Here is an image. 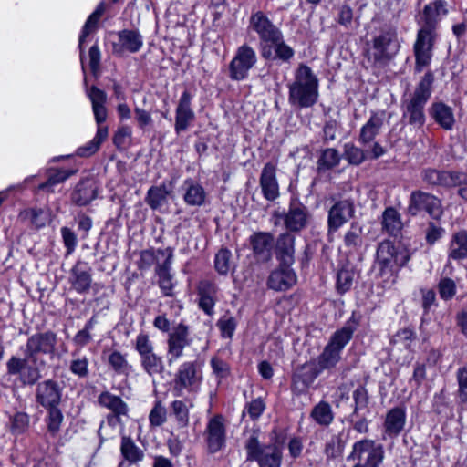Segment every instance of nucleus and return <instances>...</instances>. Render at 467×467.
<instances>
[{"label":"nucleus","instance_id":"nucleus-20","mask_svg":"<svg viewBox=\"0 0 467 467\" xmlns=\"http://www.w3.org/2000/svg\"><path fill=\"white\" fill-rule=\"evenodd\" d=\"M322 372L318 364L314 361L306 362L297 367L292 376L293 389L298 392L306 390Z\"/></svg>","mask_w":467,"mask_h":467},{"label":"nucleus","instance_id":"nucleus-22","mask_svg":"<svg viewBox=\"0 0 467 467\" xmlns=\"http://www.w3.org/2000/svg\"><path fill=\"white\" fill-rule=\"evenodd\" d=\"M192 96L185 90L180 99L175 112L174 129L177 134L188 129L190 123L194 120L195 114L191 107Z\"/></svg>","mask_w":467,"mask_h":467},{"label":"nucleus","instance_id":"nucleus-53","mask_svg":"<svg viewBox=\"0 0 467 467\" xmlns=\"http://www.w3.org/2000/svg\"><path fill=\"white\" fill-rule=\"evenodd\" d=\"M73 359L70 361L69 370L70 372L78 376L80 379L87 378L88 376V365L89 360L86 356H77L76 352L72 353Z\"/></svg>","mask_w":467,"mask_h":467},{"label":"nucleus","instance_id":"nucleus-28","mask_svg":"<svg viewBox=\"0 0 467 467\" xmlns=\"http://www.w3.org/2000/svg\"><path fill=\"white\" fill-rule=\"evenodd\" d=\"M173 191V182H163L157 186L149 188L145 202L152 210H160L168 204L169 196Z\"/></svg>","mask_w":467,"mask_h":467},{"label":"nucleus","instance_id":"nucleus-35","mask_svg":"<svg viewBox=\"0 0 467 467\" xmlns=\"http://www.w3.org/2000/svg\"><path fill=\"white\" fill-rule=\"evenodd\" d=\"M385 119V112H373L365 125L360 130L359 141L367 145L373 141L379 133Z\"/></svg>","mask_w":467,"mask_h":467},{"label":"nucleus","instance_id":"nucleus-44","mask_svg":"<svg viewBox=\"0 0 467 467\" xmlns=\"http://www.w3.org/2000/svg\"><path fill=\"white\" fill-rule=\"evenodd\" d=\"M310 417L321 426H328L334 420V413L329 403L320 401L311 410Z\"/></svg>","mask_w":467,"mask_h":467},{"label":"nucleus","instance_id":"nucleus-6","mask_svg":"<svg viewBox=\"0 0 467 467\" xmlns=\"http://www.w3.org/2000/svg\"><path fill=\"white\" fill-rule=\"evenodd\" d=\"M134 348L140 358V366L149 376L161 374L164 370L162 357L154 352V345L149 335L140 333L135 340Z\"/></svg>","mask_w":467,"mask_h":467},{"label":"nucleus","instance_id":"nucleus-25","mask_svg":"<svg viewBox=\"0 0 467 467\" xmlns=\"http://www.w3.org/2000/svg\"><path fill=\"white\" fill-rule=\"evenodd\" d=\"M466 180L467 177L461 171H439L436 169H425L422 171V180L433 186L454 187L455 180Z\"/></svg>","mask_w":467,"mask_h":467},{"label":"nucleus","instance_id":"nucleus-57","mask_svg":"<svg viewBox=\"0 0 467 467\" xmlns=\"http://www.w3.org/2000/svg\"><path fill=\"white\" fill-rule=\"evenodd\" d=\"M172 413L181 427H186L189 423V406L183 400H174L171 403Z\"/></svg>","mask_w":467,"mask_h":467},{"label":"nucleus","instance_id":"nucleus-13","mask_svg":"<svg viewBox=\"0 0 467 467\" xmlns=\"http://www.w3.org/2000/svg\"><path fill=\"white\" fill-rule=\"evenodd\" d=\"M207 450L210 453L220 451L226 444L225 419L223 415L217 414L212 417L204 431Z\"/></svg>","mask_w":467,"mask_h":467},{"label":"nucleus","instance_id":"nucleus-49","mask_svg":"<svg viewBox=\"0 0 467 467\" xmlns=\"http://www.w3.org/2000/svg\"><path fill=\"white\" fill-rule=\"evenodd\" d=\"M46 410H47V416L46 418L47 431L52 436H56L60 431L64 416L61 410L59 409V406L54 408H47Z\"/></svg>","mask_w":467,"mask_h":467},{"label":"nucleus","instance_id":"nucleus-7","mask_svg":"<svg viewBox=\"0 0 467 467\" xmlns=\"http://www.w3.org/2000/svg\"><path fill=\"white\" fill-rule=\"evenodd\" d=\"M385 457V451L381 444L373 440L363 439L353 444L352 451L347 460L364 461L362 463L366 467H379Z\"/></svg>","mask_w":467,"mask_h":467},{"label":"nucleus","instance_id":"nucleus-3","mask_svg":"<svg viewBox=\"0 0 467 467\" xmlns=\"http://www.w3.org/2000/svg\"><path fill=\"white\" fill-rule=\"evenodd\" d=\"M244 448L247 461L256 462L259 467H281L282 447L276 442L262 444L256 431L246 440Z\"/></svg>","mask_w":467,"mask_h":467},{"label":"nucleus","instance_id":"nucleus-5","mask_svg":"<svg viewBox=\"0 0 467 467\" xmlns=\"http://www.w3.org/2000/svg\"><path fill=\"white\" fill-rule=\"evenodd\" d=\"M45 367V360L38 357L12 356L6 362V372L10 376H16L22 385L33 386L42 378L41 371Z\"/></svg>","mask_w":467,"mask_h":467},{"label":"nucleus","instance_id":"nucleus-48","mask_svg":"<svg viewBox=\"0 0 467 467\" xmlns=\"http://www.w3.org/2000/svg\"><path fill=\"white\" fill-rule=\"evenodd\" d=\"M75 173V171L56 170L48 175L47 182L38 185V190L53 192L52 187L56 184L64 182L67 178Z\"/></svg>","mask_w":467,"mask_h":467},{"label":"nucleus","instance_id":"nucleus-40","mask_svg":"<svg viewBox=\"0 0 467 467\" xmlns=\"http://www.w3.org/2000/svg\"><path fill=\"white\" fill-rule=\"evenodd\" d=\"M382 230L391 236H398L402 229L400 214L392 207L385 209L382 214Z\"/></svg>","mask_w":467,"mask_h":467},{"label":"nucleus","instance_id":"nucleus-19","mask_svg":"<svg viewBox=\"0 0 467 467\" xmlns=\"http://www.w3.org/2000/svg\"><path fill=\"white\" fill-rule=\"evenodd\" d=\"M191 344L189 338V328L186 325L180 323L173 331L170 333L167 340L168 364L172 365L183 354V350Z\"/></svg>","mask_w":467,"mask_h":467},{"label":"nucleus","instance_id":"nucleus-26","mask_svg":"<svg viewBox=\"0 0 467 467\" xmlns=\"http://www.w3.org/2000/svg\"><path fill=\"white\" fill-rule=\"evenodd\" d=\"M119 43L113 45V52L122 55L125 51L130 53L138 52L142 45V36L135 30L124 29L118 33Z\"/></svg>","mask_w":467,"mask_h":467},{"label":"nucleus","instance_id":"nucleus-52","mask_svg":"<svg viewBox=\"0 0 467 467\" xmlns=\"http://www.w3.org/2000/svg\"><path fill=\"white\" fill-rule=\"evenodd\" d=\"M417 338L416 332L410 327H404L398 330L391 337V344L399 345L409 349Z\"/></svg>","mask_w":467,"mask_h":467},{"label":"nucleus","instance_id":"nucleus-43","mask_svg":"<svg viewBox=\"0 0 467 467\" xmlns=\"http://www.w3.org/2000/svg\"><path fill=\"white\" fill-rule=\"evenodd\" d=\"M120 452L130 463L140 462L144 457L143 451L135 444L131 438L126 436L121 439Z\"/></svg>","mask_w":467,"mask_h":467},{"label":"nucleus","instance_id":"nucleus-23","mask_svg":"<svg viewBox=\"0 0 467 467\" xmlns=\"http://www.w3.org/2000/svg\"><path fill=\"white\" fill-rule=\"evenodd\" d=\"M264 197L270 202L275 201L279 195V185L276 179V166L272 162L265 164L259 180Z\"/></svg>","mask_w":467,"mask_h":467},{"label":"nucleus","instance_id":"nucleus-4","mask_svg":"<svg viewBox=\"0 0 467 467\" xmlns=\"http://www.w3.org/2000/svg\"><path fill=\"white\" fill-rule=\"evenodd\" d=\"M400 48L397 30L392 26H384L372 40L366 51V57L373 65H383L390 60Z\"/></svg>","mask_w":467,"mask_h":467},{"label":"nucleus","instance_id":"nucleus-45","mask_svg":"<svg viewBox=\"0 0 467 467\" xmlns=\"http://www.w3.org/2000/svg\"><path fill=\"white\" fill-rule=\"evenodd\" d=\"M341 358V352L328 344L325 347L323 352L318 356L316 362L323 370L331 369L338 363Z\"/></svg>","mask_w":467,"mask_h":467},{"label":"nucleus","instance_id":"nucleus-60","mask_svg":"<svg viewBox=\"0 0 467 467\" xmlns=\"http://www.w3.org/2000/svg\"><path fill=\"white\" fill-rule=\"evenodd\" d=\"M109 364L119 374H127L130 368L125 356L119 351H113L109 356Z\"/></svg>","mask_w":467,"mask_h":467},{"label":"nucleus","instance_id":"nucleus-58","mask_svg":"<svg viewBox=\"0 0 467 467\" xmlns=\"http://www.w3.org/2000/svg\"><path fill=\"white\" fill-rule=\"evenodd\" d=\"M345 159L352 165H359L366 159V153L363 150L356 147L352 143H347L344 146Z\"/></svg>","mask_w":467,"mask_h":467},{"label":"nucleus","instance_id":"nucleus-30","mask_svg":"<svg viewBox=\"0 0 467 467\" xmlns=\"http://www.w3.org/2000/svg\"><path fill=\"white\" fill-rule=\"evenodd\" d=\"M68 280L72 288L78 293H88L92 283L90 268L86 267L80 263H77L70 270Z\"/></svg>","mask_w":467,"mask_h":467},{"label":"nucleus","instance_id":"nucleus-15","mask_svg":"<svg viewBox=\"0 0 467 467\" xmlns=\"http://www.w3.org/2000/svg\"><path fill=\"white\" fill-rule=\"evenodd\" d=\"M250 27L256 32L260 39L261 48L280 39L281 30L261 11L250 17Z\"/></svg>","mask_w":467,"mask_h":467},{"label":"nucleus","instance_id":"nucleus-14","mask_svg":"<svg viewBox=\"0 0 467 467\" xmlns=\"http://www.w3.org/2000/svg\"><path fill=\"white\" fill-rule=\"evenodd\" d=\"M408 209L412 215L425 211L433 219H439L442 214L441 201L436 196L421 191L411 192Z\"/></svg>","mask_w":467,"mask_h":467},{"label":"nucleus","instance_id":"nucleus-16","mask_svg":"<svg viewBox=\"0 0 467 467\" xmlns=\"http://www.w3.org/2000/svg\"><path fill=\"white\" fill-rule=\"evenodd\" d=\"M355 214L354 202L351 199L338 200L328 210L327 232L335 234Z\"/></svg>","mask_w":467,"mask_h":467},{"label":"nucleus","instance_id":"nucleus-2","mask_svg":"<svg viewBox=\"0 0 467 467\" xmlns=\"http://www.w3.org/2000/svg\"><path fill=\"white\" fill-rule=\"evenodd\" d=\"M288 88V102L296 109L310 108L318 99V80L311 68L306 65L298 67L295 79Z\"/></svg>","mask_w":467,"mask_h":467},{"label":"nucleus","instance_id":"nucleus-42","mask_svg":"<svg viewBox=\"0 0 467 467\" xmlns=\"http://www.w3.org/2000/svg\"><path fill=\"white\" fill-rule=\"evenodd\" d=\"M99 403L109 410L111 413L128 414L129 407L126 402L119 396L113 395L109 391L102 392L98 398Z\"/></svg>","mask_w":467,"mask_h":467},{"label":"nucleus","instance_id":"nucleus-24","mask_svg":"<svg viewBox=\"0 0 467 467\" xmlns=\"http://www.w3.org/2000/svg\"><path fill=\"white\" fill-rule=\"evenodd\" d=\"M296 283V275L291 266L282 265L274 270L267 280V285L275 291H286Z\"/></svg>","mask_w":467,"mask_h":467},{"label":"nucleus","instance_id":"nucleus-63","mask_svg":"<svg viewBox=\"0 0 467 467\" xmlns=\"http://www.w3.org/2000/svg\"><path fill=\"white\" fill-rule=\"evenodd\" d=\"M211 367L213 368V374L217 379H219V380L225 379L230 375V366L222 358L213 357L211 359Z\"/></svg>","mask_w":467,"mask_h":467},{"label":"nucleus","instance_id":"nucleus-11","mask_svg":"<svg viewBox=\"0 0 467 467\" xmlns=\"http://www.w3.org/2000/svg\"><path fill=\"white\" fill-rule=\"evenodd\" d=\"M256 60V54L251 47L243 45L238 47L229 65L231 79L239 81L247 78L249 70L255 65Z\"/></svg>","mask_w":467,"mask_h":467},{"label":"nucleus","instance_id":"nucleus-59","mask_svg":"<svg viewBox=\"0 0 467 467\" xmlns=\"http://www.w3.org/2000/svg\"><path fill=\"white\" fill-rule=\"evenodd\" d=\"M236 320L234 317L224 315L217 321V327L224 338H232L236 328Z\"/></svg>","mask_w":467,"mask_h":467},{"label":"nucleus","instance_id":"nucleus-9","mask_svg":"<svg viewBox=\"0 0 467 467\" xmlns=\"http://www.w3.org/2000/svg\"><path fill=\"white\" fill-rule=\"evenodd\" d=\"M57 344V336L55 332L47 330L36 333L27 338L24 355L30 358L38 357L39 354L54 356Z\"/></svg>","mask_w":467,"mask_h":467},{"label":"nucleus","instance_id":"nucleus-34","mask_svg":"<svg viewBox=\"0 0 467 467\" xmlns=\"http://www.w3.org/2000/svg\"><path fill=\"white\" fill-rule=\"evenodd\" d=\"M261 53L265 59H279L283 62L289 61L295 54L293 48L284 42L283 34L279 40L264 47Z\"/></svg>","mask_w":467,"mask_h":467},{"label":"nucleus","instance_id":"nucleus-56","mask_svg":"<svg viewBox=\"0 0 467 467\" xmlns=\"http://www.w3.org/2000/svg\"><path fill=\"white\" fill-rule=\"evenodd\" d=\"M99 19H100V16H93V13H92L88 17V19L83 26L81 35L79 36L78 47L80 49V61H81L83 71H85L83 44L85 42L86 37L97 28V25H98V22Z\"/></svg>","mask_w":467,"mask_h":467},{"label":"nucleus","instance_id":"nucleus-29","mask_svg":"<svg viewBox=\"0 0 467 467\" xmlns=\"http://www.w3.org/2000/svg\"><path fill=\"white\" fill-rule=\"evenodd\" d=\"M275 254L282 265L291 266L295 262V236L290 233L281 234L276 241Z\"/></svg>","mask_w":467,"mask_h":467},{"label":"nucleus","instance_id":"nucleus-8","mask_svg":"<svg viewBox=\"0 0 467 467\" xmlns=\"http://www.w3.org/2000/svg\"><path fill=\"white\" fill-rule=\"evenodd\" d=\"M275 217L283 220L289 232H300L305 229L310 221L311 214L308 208L296 200H292L286 213L275 212Z\"/></svg>","mask_w":467,"mask_h":467},{"label":"nucleus","instance_id":"nucleus-27","mask_svg":"<svg viewBox=\"0 0 467 467\" xmlns=\"http://www.w3.org/2000/svg\"><path fill=\"white\" fill-rule=\"evenodd\" d=\"M406 423L405 410L400 407L391 409L386 414L384 421L383 440L387 438L394 439L398 437Z\"/></svg>","mask_w":467,"mask_h":467},{"label":"nucleus","instance_id":"nucleus-12","mask_svg":"<svg viewBox=\"0 0 467 467\" xmlns=\"http://www.w3.org/2000/svg\"><path fill=\"white\" fill-rule=\"evenodd\" d=\"M435 34L427 30H419L417 39L413 46L415 56L414 71L420 73L427 67L432 58V49L434 45Z\"/></svg>","mask_w":467,"mask_h":467},{"label":"nucleus","instance_id":"nucleus-37","mask_svg":"<svg viewBox=\"0 0 467 467\" xmlns=\"http://www.w3.org/2000/svg\"><path fill=\"white\" fill-rule=\"evenodd\" d=\"M253 251L258 261L266 262L271 258L273 236L266 233H258L251 236Z\"/></svg>","mask_w":467,"mask_h":467},{"label":"nucleus","instance_id":"nucleus-51","mask_svg":"<svg viewBox=\"0 0 467 467\" xmlns=\"http://www.w3.org/2000/svg\"><path fill=\"white\" fill-rule=\"evenodd\" d=\"M354 279V271L352 267L342 266L337 274V290L339 294H344L350 290Z\"/></svg>","mask_w":467,"mask_h":467},{"label":"nucleus","instance_id":"nucleus-54","mask_svg":"<svg viewBox=\"0 0 467 467\" xmlns=\"http://www.w3.org/2000/svg\"><path fill=\"white\" fill-rule=\"evenodd\" d=\"M354 400L353 415L358 416L359 412L367 409L368 405V392L365 386L359 385L352 394Z\"/></svg>","mask_w":467,"mask_h":467},{"label":"nucleus","instance_id":"nucleus-64","mask_svg":"<svg viewBox=\"0 0 467 467\" xmlns=\"http://www.w3.org/2000/svg\"><path fill=\"white\" fill-rule=\"evenodd\" d=\"M438 288L441 297L444 300L452 298L456 292V285L454 281L450 278L441 279Z\"/></svg>","mask_w":467,"mask_h":467},{"label":"nucleus","instance_id":"nucleus-10","mask_svg":"<svg viewBox=\"0 0 467 467\" xmlns=\"http://www.w3.org/2000/svg\"><path fill=\"white\" fill-rule=\"evenodd\" d=\"M202 379L201 374L197 368V364L192 361L182 363L175 374L173 381V393L177 397L182 396L184 389L193 391L198 387Z\"/></svg>","mask_w":467,"mask_h":467},{"label":"nucleus","instance_id":"nucleus-17","mask_svg":"<svg viewBox=\"0 0 467 467\" xmlns=\"http://www.w3.org/2000/svg\"><path fill=\"white\" fill-rule=\"evenodd\" d=\"M410 260V255L405 249L396 248L389 240L379 244L376 253V263L381 266V270L390 268L392 263L398 266H403Z\"/></svg>","mask_w":467,"mask_h":467},{"label":"nucleus","instance_id":"nucleus-21","mask_svg":"<svg viewBox=\"0 0 467 467\" xmlns=\"http://www.w3.org/2000/svg\"><path fill=\"white\" fill-rule=\"evenodd\" d=\"M157 254L165 258L163 263H158L156 266V274L159 277V286L164 296H171L173 283L170 269L172 263L173 252L171 248H166L157 250Z\"/></svg>","mask_w":467,"mask_h":467},{"label":"nucleus","instance_id":"nucleus-55","mask_svg":"<svg viewBox=\"0 0 467 467\" xmlns=\"http://www.w3.org/2000/svg\"><path fill=\"white\" fill-rule=\"evenodd\" d=\"M345 444L346 442L341 434L334 435L329 441L327 442L324 452L329 459L337 458L342 454Z\"/></svg>","mask_w":467,"mask_h":467},{"label":"nucleus","instance_id":"nucleus-41","mask_svg":"<svg viewBox=\"0 0 467 467\" xmlns=\"http://www.w3.org/2000/svg\"><path fill=\"white\" fill-rule=\"evenodd\" d=\"M449 257L453 260L467 259L466 231H460L452 235L449 247Z\"/></svg>","mask_w":467,"mask_h":467},{"label":"nucleus","instance_id":"nucleus-47","mask_svg":"<svg viewBox=\"0 0 467 467\" xmlns=\"http://www.w3.org/2000/svg\"><path fill=\"white\" fill-rule=\"evenodd\" d=\"M214 267L218 274L226 275L233 267L232 253L227 248H221L215 254Z\"/></svg>","mask_w":467,"mask_h":467},{"label":"nucleus","instance_id":"nucleus-46","mask_svg":"<svg viewBox=\"0 0 467 467\" xmlns=\"http://www.w3.org/2000/svg\"><path fill=\"white\" fill-rule=\"evenodd\" d=\"M340 155L339 152L333 148L326 149L322 151L320 158L317 161L318 171L330 170L339 164Z\"/></svg>","mask_w":467,"mask_h":467},{"label":"nucleus","instance_id":"nucleus-50","mask_svg":"<svg viewBox=\"0 0 467 467\" xmlns=\"http://www.w3.org/2000/svg\"><path fill=\"white\" fill-rule=\"evenodd\" d=\"M362 229L352 223L344 235V244L349 251H358L362 245Z\"/></svg>","mask_w":467,"mask_h":467},{"label":"nucleus","instance_id":"nucleus-31","mask_svg":"<svg viewBox=\"0 0 467 467\" xmlns=\"http://www.w3.org/2000/svg\"><path fill=\"white\" fill-rule=\"evenodd\" d=\"M446 5L447 3L444 0H435L425 5L423 9L424 25L420 30L434 33L437 23L448 13Z\"/></svg>","mask_w":467,"mask_h":467},{"label":"nucleus","instance_id":"nucleus-38","mask_svg":"<svg viewBox=\"0 0 467 467\" xmlns=\"http://www.w3.org/2000/svg\"><path fill=\"white\" fill-rule=\"evenodd\" d=\"M184 202L190 206H202L205 203L206 192L203 187L192 179L184 181Z\"/></svg>","mask_w":467,"mask_h":467},{"label":"nucleus","instance_id":"nucleus-32","mask_svg":"<svg viewBox=\"0 0 467 467\" xmlns=\"http://www.w3.org/2000/svg\"><path fill=\"white\" fill-rule=\"evenodd\" d=\"M87 96L90 99L95 120L98 125L102 124L108 115L106 103L108 99L107 93L96 86H91L87 90Z\"/></svg>","mask_w":467,"mask_h":467},{"label":"nucleus","instance_id":"nucleus-1","mask_svg":"<svg viewBox=\"0 0 467 467\" xmlns=\"http://www.w3.org/2000/svg\"><path fill=\"white\" fill-rule=\"evenodd\" d=\"M434 75L427 71L410 97L402 101V119L414 128L420 129L426 121L425 106L431 96Z\"/></svg>","mask_w":467,"mask_h":467},{"label":"nucleus","instance_id":"nucleus-61","mask_svg":"<svg viewBox=\"0 0 467 467\" xmlns=\"http://www.w3.org/2000/svg\"><path fill=\"white\" fill-rule=\"evenodd\" d=\"M166 409L162 405L161 401H156L149 415L150 424L156 427L161 426L166 420Z\"/></svg>","mask_w":467,"mask_h":467},{"label":"nucleus","instance_id":"nucleus-33","mask_svg":"<svg viewBox=\"0 0 467 467\" xmlns=\"http://www.w3.org/2000/svg\"><path fill=\"white\" fill-rule=\"evenodd\" d=\"M98 195V186L93 180L80 181L72 193V202L79 206H85L95 200Z\"/></svg>","mask_w":467,"mask_h":467},{"label":"nucleus","instance_id":"nucleus-39","mask_svg":"<svg viewBox=\"0 0 467 467\" xmlns=\"http://www.w3.org/2000/svg\"><path fill=\"white\" fill-rule=\"evenodd\" d=\"M357 328V324L353 320H348L347 324L340 329L334 332L329 342L330 347L342 352L343 348L352 338L353 333Z\"/></svg>","mask_w":467,"mask_h":467},{"label":"nucleus","instance_id":"nucleus-18","mask_svg":"<svg viewBox=\"0 0 467 467\" xmlns=\"http://www.w3.org/2000/svg\"><path fill=\"white\" fill-rule=\"evenodd\" d=\"M62 395L63 387L54 379H45L36 385V401L45 409L59 406Z\"/></svg>","mask_w":467,"mask_h":467},{"label":"nucleus","instance_id":"nucleus-36","mask_svg":"<svg viewBox=\"0 0 467 467\" xmlns=\"http://www.w3.org/2000/svg\"><path fill=\"white\" fill-rule=\"evenodd\" d=\"M430 115L442 129L452 130L455 119L453 110L443 102H434L430 109Z\"/></svg>","mask_w":467,"mask_h":467},{"label":"nucleus","instance_id":"nucleus-62","mask_svg":"<svg viewBox=\"0 0 467 467\" xmlns=\"http://www.w3.org/2000/svg\"><path fill=\"white\" fill-rule=\"evenodd\" d=\"M458 391L461 403L467 402V368H461L457 371Z\"/></svg>","mask_w":467,"mask_h":467}]
</instances>
